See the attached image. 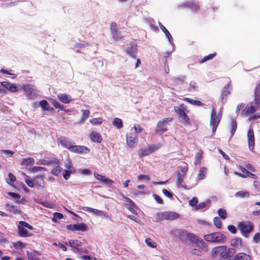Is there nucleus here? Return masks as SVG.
Here are the masks:
<instances>
[{"mask_svg": "<svg viewBox=\"0 0 260 260\" xmlns=\"http://www.w3.org/2000/svg\"><path fill=\"white\" fill-rule=\"evenodd\" d=\"M17 228L18 234L19 236L21 237H28L32 235V234L27 231L26 229L32 230L34 229V228L27 222L23 221H20Z\"/></svg>", "mask_w": 260, "mask_h": 260, "instance_id": "1", "label": "nucleus"}, {"mask_svg": "<svg viewBox=\"0 0 260 260\" xmlns=\"http://www.w3.org/2000/svg\"><path fill=\"white\" fill-rule=\"evenodd\" d=\"M173 235L178 237L182 241L185 242L187 241H192L196 238V236L193 234L187 233L181 230H176L173 232Z\"/></svg>", "mask_w": 260, "mask_h": 260, "instance_id": "2", "label": "nucleus"}, {"mask_svg": "<svg viewBox=\"0 0 260 260\" xmlns=\"http://www.w3.org/2000/svg\"><path fill=\"white\" fill-rule=\"evenodd\" d=\"M224 236L219 232L213 233L204 236V239L210 242L223 243Z\"/></svg>", "mask_w": 260, "mask_h": 260, "instance_id": "3", "label": "nucleus"}, {"mask_svg": "<svg viewBox=\"0 0 260 260\" xmlns=\"http://www.w3.org/2000/svg\"><path fill=\"white\" fill-rule=\"evenodd\" d=\"M260 106V102L255 101L254 100L253 102L249 103L246 107L241 112V115L242 116H246L248 114L252 113L254 112Z\"/></svg>", "mask_w": 260, "mask_h": 260, "instance_id": "4", "label": "nucleus"}, {"mask_svg": "<svg viewBox=\"0 0 260 260\" xmlns=\"http://www.w3.org/2000/svg\"><path fill=\"white\" fill-rule=\"evenodd\" d=\"M221 117V114H217L216 110L214 109H212L210 123L211 126H212V132L216 131L217 127L219 123Z\"/></svg>", "mask_w": 260, "mask_h": 260, "instance_id": "5", "label": "nucleus"}, {"mask_svg": "<svg viewBox=\"0 0 260 260\" xmlns=\"http://www.w3.org/2000/svg\"><path fill=\"white\" fill-rule=\"evenodd\" d=\"M226 247L225 246H220L213 249L212 256L213 257H219L225 258L228 257L227 252H225Z\"/></svg>", "mask_w": 260, "mask_h": 260, "instance_id": "6", "label": "nucleus"}, {"mask_svg": "<svg viewBox=\"0 0 260 260\" xmlns=\"http://www.w3.org/2000/svg\"><path fill=\"white\" fill-rule=\"evenodd\" d=\"M231 245L237 250H244L246 246L244 244L241 239L239 237H235L231 240Z\"/></svg>", "mask_w": 260, "mask_h": 260, "instance_id": "7", "label": "nucleus"}, {"mask_svg": "<svg viewBox=\"0 0 260 260\" xmlns=\"http://www.w3.org/2000/svg\"><path fill=\"white\" fill-rule=\"evenodd\" d=\"M22 89L24 90L26 96L29 100L32 99L36 95L35 89L34 88V86L31 85H23L22 86Z\"/></svg>", "mask_w": 260, "mask_h": 260, "instance_id": "8", "label": "nucleus"}, {"mask_svg": "<svg viewBox=\"0 0 260 260\" xmlns=\"http://www.w3.org/2000/svg\"><path fill=\"white\" fill-rule=\"evenodd\" d=\"M172 119L171 118H165L162 120H159L156 125V131L157 132H161L162 133L166 132L167 131L166 124L169 121H171Z\"/></svg>", "mask_w": 260, "mask_h": 260, "instance_id": "9", "label": "nucleus"}, {"mask_svg": "<svg viewBox=\"0 0 260 260\" xmlns=\"http://www.w3.org/2000/svg\"><path fill=\"white\" fill-rule=\"evenodd\" d=\"M1 85L5 87L7 90L13 93L16 92V91L22 89V86L20 85H16V84H12L10 82H2Z\"/></svg>", "mask_w": 260, "mask_h": 260, "instance_id": "10", "label": "nucleus"}, {"mask_svg": "<svg viewBox=\"0 0 260 260\" xmlns=\"http://www.w3.org/2000/svg\"><path fill=\"white\" fill-rule=\"evenodd\" d=\"M126 143L130 147H134L138 142L137 136L136 133H130L126 135Z\"/></svg>", "mask_w": 260, "mask_h": 260, "instance_id": "11", "label": "nucleus"}, {"mask_svg": "<svg viewBox=\"0 0 260 260\" xmlns=\"http://www.w3.org/2000/svg\"><path fill=\"white\" fill-rule=\"evenodd\" d=\"M238 228L241 231L242 234H245L249 233L253 229V225L250 222H241L238 225Z\"/></svg>", "mask_w": 260, "mask_h": 260, "instance_id": "12", "label": "nucleus"}, {"mask_svg": "<svg viewBox=\"0 0 260 260\" xmlns=\"http://www.w3.org/2000/svg\"><path fill=\"white\" fill-rule=\"evenodd\" d=\"M70 151L77 153H87L90 150L89 149L84 146L73 145Z\"/></svg>", "mask_w": 260, "mask_h": 260, "instance_id": "13", "label": "nucleus"}, {"mask_svg": "<svg viewBox=\"0 0 260 260\" xmlns=\"http://www.w3.org/2000/svg\"><path fill=\"white\" fill-rule=\"evenodd\" d=\"M94 176L96 180H99L102 184L107 185L109 186H110L114 183L113 180L106 177L105 176H103L97 173H94Z\"/></svg>", "mask_w": 260, "mask_h": 260, "instance_id": "14", "label": "nucleus"}, {"mask_svg": "<svg viewBox=\"0 0 260 260\" xmlns=\"http://www.w3.org/2000/svg\"><path fill=\"white\" fill-rule=\"evenodd\" d=\"M67 229L68 230L71 231H85L86 230V225L84 223L78 224H69L67 225L66 226Z\"/></svg>", "mask_w": 260, "mask_h": 260, "instance_id": "15", "label": "nucleus"}, {"mask_svg": "<svg viewBox=\"0 0 260 260\" xmlns=\"http://www.w3.org/2000/svg\"><path fill=\"white\" fill-rule=\"evenodd\" d=\"M137 46L134 44H129L126 50V52L132 58L136 59L137 53Z\"/></svg>", "mask_w": 260, "mask_h": 260, "instance_id": "16", "label": "nucleus"}, {"mask_svg": "<svg viewBox=\"0 0 260 260\" xmlns=\"http://www.w3.org/2000/svg\"><path fill=\"white\" fill-rule=\"evenodd\" d=\"M247 137L249 148L250 150H252L254 147V137L252 130L249 129L248 131Z\"/></svg>", "mask_w": 260, "mask_h": 260, "instance_id": "17", "label": "nucleus"}, {"mask_svg": "<svg viewBox=\"0 0 260 260\" xmlns=\"http://www.w3.org/2000/svg\"><path fill=\"white\" fill-rule=\"evenodd\" d=\"M59 141L64 147L68 149L69 150L73 146L71 141L65 137H61L59 139Z\"/></svg>", "mask_w": 260, "mask_h": 260, "instance_id": "18", "label": "nucleus"}, {"mask_svg": "<svg viewBox=\"0 0 260 260\" xmlns=\"http://www.w3.org/2000/svg\"><path fill=\"white\" fill-rule=\"evenodd\" d=\"M57 98L60 101L64 104H69L72 101L71 96L66 93L58 94Z\"/></svg>", "mask_w": 260, "mask_h": 260, "instance_id": "19", "label": "nucleus"}, {"mask_svg": "<svg viewBox=\"0 0 260 260\" xmlns=\"http://www.w3.org/2000/svg\"><path fill=\"white\" fill-rule=\"evenodd\" d=\"M192 242H195L197 245L203 250L206 251L207 250V246L205 242L203 240L199 239L198 237L196 236V238Z\"/></svg>", "mask_w": 260, "mask_h": 260, "instance_id": "20", "label": "nucleus"}, {"mask_svg": "<svg viewBox=\"0 0 260 260\" xmlns=\"http://www.w3.org/2000/svg\"><path fill=\"white\" fill-rule=\"evenodd\" d=\"M251 259L250 255L244 252H240L234 257V260H251Z\"/></svg>", "mask_w": 260, "mask_h": 260, "instance_id": "21", "label": "nucleus"}, {"mask_svg": "<svg viewBox=\"0 0 260 260\" xmlns=\"http://www.w3.org/2000/svg\"><path fill=\"white\" fill-rule=\"evenodd\" d=\"M124 199V201L126 202V203L125 204L126 207L131 212L135 213V211L134 203L133 202V201H132L128 198L125 197Z\"/></svg>", "mask_w": 260, "mask_h": 260, "instance_id": "22", "label": "nucleus"}, {"mask_svg": "<svg viewBox=\"0 0 260 260\" xmlns=\"http://www.w3.org/2000/svg\"><path fill=\"white\" fill-rule=\"evenodd\" d=\"M158 24L161 30L165 33L166 37L168 38L170 43L172 44L173 43V38L169 32V31L167 30V29L160 22H159Z\"/></svg>", "mask_w": 260, "mask_h": 260, "instance_id": "23", "label": "nucleus"}, {"mask_svg": "<svg viewBox=\"0 0 260 260\" xmlns=\"http://www.w3.org/2000/svg\"><path fill=\"white\" fill-rule=\"evenodd\" d=\"M90 138L92 141L94 142L101 143L102 140L101 135L94 131L90 134Z\"/></svg>", "mask_w": 260, "mask_h": 260, "instance_id": "24", "label": "nucleus"}, {"mask_svg": "<svg viewBox=\"0 0 260 260\" xmlns=\"http://www.w3.org/2000/svg\"><path fill=\"white\" fill-rule=\"evenodd\" d=\"M207 171V169L206 168L201 167L199 171V174L196 178V180L199 181L202 179H204L206 177Z\"/></svg>", "mask_w": 260, "mask_h": 260, "instance_id": "25", "label": "nucleus"}, {"mask_svg": "<svg viewBox=\"0 0 260 260\" xmlns=\"http://www.w3.org/2000/svg\"><path fill=\"white\" fill-rule=\"evenodd\" d=\"M69 245L77 251L79 247L82 245V242L77 240H70L69 241Z\"/></svg>", "mask_w": 260, "mask_h": 260, "instance_id": "26", "label": "nucleus"}, {"mask_svg": "<svg viewBox=\"0 0 260 260\" xmlns=\"http://www.w3.org/2000/svg\"><path fill=\"white\" fill-rule=\"evenodd\" d=\"M181 8L183 7H188L190 8L192 11H195L197 10L199 8V6L197 4L194 3L193 2H187L185 3H184L181 6Z\"/></svg>", "mask_w": 260, "mask_h": 260, "instance_id": "27", "label": "nucleus"}, {"mask_svg": "<svg viewBox=\"0 0 260 260\" xmlns=\"http://www.w3.org/2000/svg\"><path fill=\"white\" fill-rule=\"evenodd\" d=\"M166 220H174L178 218L179 214L173 212H165Z\"/></svg>", "mask_w": 260, "mask_h": 260, "instance_id": "28", "label": "nucleus"}, {"mask_svg": "<svg viewBox=\"0 0 260 260\" xmlns=\"http://www.w3.org/2000/svg\"><path fill=\"white\" fill-rule=\"evenodd\" d=\"M180 121L182 122L184 126H188L190 125V120L188 117L184 113L179 116Z\"/></svg>", "mask_w": 260, "mask_h": 260, "instance_id": "29", "label": "nucleus"}, {"mask_svg": "<svg viewBox=\"0 0 260 260\" xmlns=\"http://www.w3.org/2000/svg\"><path fill=\"white\" fill-rule=\"evenodd\" d=\"M185 177L184 175H182L181 173L178 172L177 175V180L176 183L179 187H184V185L183 184V178Z\"/></svg>", "mask_w": 260, "mask_h": 260, "instance_id": "30", "label": "nucleus"}, {"mask_svg": "<svg viewBox=\"0 0 260 260\" xmlns=\"http://www.w3.org/2000/svg\"><path fill=\"white\" fill-rule=\"evenodd\" d=\"M231 81H230L229 83L222 89L221 95L222 101L223 100L224 96H226L230 94V91L229 90V89L231 87Z\"/></svg>", "mask_w": 260, "mask_h": 260, "instance_id": "31", "label": "nucleus"}, {"mask_svg": "<svg viewBox=\"0 0 260 260\" xmlns=\"http://www.w3.org/2000/svg\"><path fill=\"white\" fill-rule=\"evenodd\" d=\"M41 164L42 165L54 164L59 165V160L56 158H51L47 160H43Z\"/></svg>", "mask_w": 260, "mask_h": 260, "instance_id": "32", "label": "nucleus"}, {"mask_svg": "<svg viewBox=\"0 0 260 260\" xmlns=\"http://www.w3.org/2000/svg\"><path fill=\"white\" fill-rule=\"evenodd\" d=\"M203 154L202 150L199 151L196 154L195 156V162L194 165L197 166L201 164V160L202 159V156Z\"/></svg>", "mask_w": 260, "mask_h": 260, "instance_id": "33", "label": "nucleus"}, {"mask_svg": "<svg viewBox=\"0 0 260 260\" xmlns=\"http://www.w3.org/2000/svg\"><path fill=\"white\" fill-rule=\"evenodd\" d=\"M249 193L247 191H239L235 194V197L240 198H248Z\"/></svg>", "mask_w": 260, "mask_h": 260, "instance_id": "34", "label": "nucleus"}, {"mask_svg": "<svg viewBox=\"0 0 260 260\" xmlns=\"http://www.w3.org/2000/svg\"><path fill=\"white\" fill-rule=\"evenodd\" d=\"M34 159L31 157L23 158L22 160V165L25 166H27L28 165L33 164L34 163Z\"/></svg>", "mask_w": 260, "mask_h": 260, "instance_id": "35", "label": "nucleus"}, {"mask_svg": "<svg viewBox=\"0 0 260 260\" xmlns=\"http://www.w3.org/2000/svg\"><path fill=\"white\" fill-rule=\"evenodd\" d=\"M254 100L260 102V83L256 86L254 92Z\"/></svg>", "mask_w": 260, "mask_h": 260, "instance_id": "36", "label": "nucleus"}, {"mask_svg": "<svg viewBox=\"0 0 260 260\" xmlns=\"http://www.w3.org/2000/svg\"><path fill=\"white\" fill-rule=\"evenodd\" d=\"M50 101L52 103V104L56 108H58L60 110H63V106L60 104L58 102H57L56 100L54 99H50Z\"/></svg>", "mask_w": 260, "mask_h": 260, "instance_id": "37", "label": "nucleus"}, {"mask_svg": "<svg viewBox=\"0 0 260 260\" xmlns=\"http://www.w3.org/2000/svg\"><path fill=\"white\" fill-rule=\"evenodd\" d=\"M113 124L117 128H120L123 127L122 120L118 118H116L114 119L113 122Z\"/></svg>", "mask_w": 260, "mask_h": 260, "instance_id": "38", "label": "nucleus"}, {"mask_svg": "<svg viewBox=\"0 0 260 260\" xmlns=\"http://www.w3.org/2000/svg\"><path fill=\"white\" fill-rule=\"evenodd\" d=\"M237 124L236 121L233 119L231 123V133L232 137L234 135V134L236 131V129H237Z\"/></svg>", "mask_w": 260, "mask_h": 260, "instance_id": "39", "label": "nucleus"}, {"mask_svg": "<svg viewBox=\"0 0 260 260\" xmlns=\"http://www.w3.org/2000/svg\"><path fill=\"white\" fill-rule=\"evenodd\" d=\"M155 219L157 221H160V220H166V213H165V212L158 213L155 216Z\"/></svg>", "mask_w": 260, "mask_h": 260, "instance_id": "40", "label": "nucleus"}, {"mask_svg": "<svg viewBox=\"0 0 260 260\" xmlns=\"http://www.w3.org/2000/svg\"><path fill=\"white\" fill-rule=\"evenodd\" d=\"M152 153V150L151 149V148H149V147H148L147 149L142 150L139 155L140 156L142 157L144 156H147Z\"/></svg>", "mask_w": 260, "mask_h": 260, "instance_id": "41", "label": "nucleus"}, {"mask_svg": "<svg viewBox=\"0 0 260 260\" xmlns=\"http://www.w3.org/2000/svg\"><path fill=\"white\" fill-rule=\"evenodd\" d=\"M198 86L197 83L192 81L190 82L188 90L189 91H196L198 89Z\"/></svg>", "mask_w": 260, "mask_h": 260, "instance_id": "42", "label": "nucleus"}, {"mask_svg": "<svg viewBox=\"0 0 260 260\" xmlns=\"http://www.w3.org/2000/svg\"><path fill=\"white\" fill-rule=\"evenodd\" d=\"M184 100L193 105H197V106L203 105V104L199 101L192 100L189 98H185Z\"/></svg>", "mask_w": 260, "mask_h": 260, "instance_id": "43", "label": "nucleus"}, {"mask_svg": "<svg viewBox=\"0 0 260 260\" xmlns=\"http://www.w3.org/2000/svg\"><path fill=\"white\" fill-rule=\"evenodd\" d=\"M89 122L93 125H100L102 123V118H94L89 120Z\"/></svg>", "mask_w": 260, "mask_h": 260, "instance_id": "44", "label": "nucleus"}, {"mask_svg": "<svg viewBox=\"0 0 260 260\" xmlns=\"http://www.w3.org/2000/svg\"><path fill=\"white\" fill-rule=\"evenodd\" d=\"M55 167L53 168L52 170V174L54 176H58L60 172L62 171V169L58 165H57Z\"/></svg>", "mask_w": 260, "mask_h": 260, "instance_id": "45", "label": "nucleus"}, {"mask_svg": "<svg viewBox=\"0 0 260 260\" xmlns=\"http://www.w3.org/2000/svg\"><path fill=\"white\" fill-rule=\"evenodd\" d=\"M39 104L44 110H49V104L46 100H42Z\"/></svg>", "mask_w": 260, "mask_h": 260, "instance_id": "46", "label": "nucleus"}, {"mask_svg": "<svg viewBox=\"0 0 260 260\" xmlns=\"http://www.w3.org/2000/svg\"><path fill=\"white\" fill-rule=\"evenodd\" d=\"M145 242L146 244L150 247L155 248L156 246L155 243L153 242L151 239L150 238H146L145 240Z\"/></svg>", "mask_w": 260, "mask_h": 260, "instance_id": "47", "label": "nucleus"}, {"mask_svg": "<svg viewBox=\"0 0 260 260\" xmlns=\"http://www.w3.org/2000/svg\"><path fill=\"white\" fill-rule=\"evenodd\" d=\"M218 214L222 219H224L226 217V212L223 209H219L218 211Z\"/></svg>", "mask_w": 260, "mask_h": 260, "instance_id": "48", "label": "nucleus"}, {"mask_svg": "<svg viewBox=\"0 0 260 260\" xmlns=\"http://www.w3.org/2000/svg\"><path fill=\"white\" fill-rule=\"evenodd\" d=\"M214 224L217 228H220L221 227L222 223L219 217H216L214 218Z\"/></svg>", "mask_w": 260, "mask_h": 260, "instance_id": "49", "label": "nucleus"}, {"mask_svg": "<svg viewBox=\"0 0 260 260\" xmlns=\"http://www.w3.org/2000/svg\"><path fill=\"white\" fill-rule=\"evenodd\" d=\"M62 214L58 212H55L53 214V221L56 222L57 219H61L63 218Z\"/></svg>", "mask_w": 260, "mask_h": 260, "instance_id": "50", "label": "nucleus"}, {"mask_svg": "<svg viewBox=\"0 0 260 260\" xmlns=\"http://www.w3.org/2000/svg\"><path fill=\"white\" fill-rule=\"evenodd\" d=\"M75 172V170H72V171L67 170L64 171V173L63 174V177L64 179L68 180L70 176V175Z\"/></svg>", "mask_w": 260, "mask_h": 260, "instance_id": "51", "label": "nucleus"}, {"mask_svg": "<svg viewBox=\"0 0 260 260\" xmlns=\"http://www.w3.org/2000/svg\"><path fill=\"white\" fill-rule=\"evenodd\" d=\"M183 108V107L182 106H180L179 107H175L174 108L175 111L176 112V113H177L179 116L185 113Z\"/></svg>", "mask_w": 260, "mask_h": 260, "instance_id": "52", "label": "nucleus"}, {"mask_svg": "<svg viewBox=\"0 0 260 260\" xmlns=\"http://www.w3.org/2000/svg\"><path fill=\"white\" fill-rule=\"evenodd\" d=\"M9 210L14 213V214H20V210L16 207L14 206H10Z\"/></svg>", "mask_w": 260, "mask_h": 260, "instance_id": "53", "label": "nucleus"}, {"mask_svg": "<svg viewBox=\"0 0 260 260\" xmlns=\"http://www.w3.org/2000/svg\"><path fill=\"white\" fill-rule=\"evenodd\" d=\"M22 175L23 176H24L25 177V182L27 184V185L28 186H29V187H33L34 186V183H33V182L31 180H30L28 178V176L27 175H26L25 174L22 173Z\"/></svg>", "mask_w": 260, "mask_h": 260, "instance_id": "54", "label": "nucleus"}, {"mask_svg": "<svg viewBox=\"0 0 260 260\" xmlns=\"http://www.w3.org/2000/svg\"><path fill=\"white\" fill-rule=\"evenodd\" d=\"M181 172L182 175L185 176L186 172L188 171V166L187 164H184V166H182L180 167Z\"/></svg>", "mask_w": 260, "mask_h": 260, "instance_id": "55", "label": "nucleus"}, {"mask_svg": "<svg viewBox=\"0 0 260 260\" xmlns=\"http://www.w3.org/2000/svg\"><path fill=\"white\" fill-rule=\"evenodd\" d=\"M110 28H111V33H112V32L115 33V32L118 31L117 25L115 22H113L111 24Z\"/></svg>", "mask_w": 260, "mask_h": 260, "instance_id": "56", "label": "nucleus"}, {"mask_svg": "<svg viewBox=\"0 0 260 260\" xmlns=\"http://www.w3.org/2000/svg\"><path fill=\"white\" fill-rule=\"evenodd\" d=\"M215 56V54H211L208 56L204 57L201 61V63H203L207 60L212 59Z\"/></svg>", "mask_w": 260, "mask_h": 260, "instance_id": "57", "label": "nucleus"}, {"mask_svg": "<svg viewBox=\"0 0 260 260\" xmlns=\"http://www.w3.org/2000/svg\"><path fill=\"white\" fill-rule=\"evenodd\" d=\"M65 168L67 169V170H75L74 167H73L72 166V162L70 160H68L67 162L66 163Z\"/></svg>", "mask_w": 260, "mask_h": 260, "instance_id": "58", "label": "nucleus"}, {"mask_svg": "<svg viewBox=\"0 0 260 260\" xmlns=\"http://www.w3.org/2000/svg\"><path fill=\"white\" fill-rule=\"evenodd\" d=\"M198 202V199L197 197H193L191 200L189 201V204L191 206H195L197 205Z\"/></svg>", "mask_w": 260, "mask_h": 260, "instance_id": "59", "label": "nucleus"}, {"mask_svg": "<svg viewBox=\"0 0 260 260\" xmlns=\"http://www.w3.org/2000/svg\"><path fill=\"white\" fill-rule=\"evenodd\" d=\"M81 112H82V117H84V118H86V119L88 118L90 115V111L88 110H81Z\"/></svg>", "mask_w": 260, "mask_h": 260, "instance_id": "60", "label": "nucleus"}, {"mask_svg": "<svg viewBox=\"0 0 260 260\" xmlns=\"http://www.w3.org/2000/svg\"><path fill=\"white\" fill-rule=\"evenodd\" d=\"M112 35L113 38L115 40H116V41H118L121 38L118 31L115 32V33L112 32Z\"/></svg>", "mask_w": 260, "mask_h": 260, "instance_id": "61", "label": "nucleus"}, {"mask_svg": "<svg viewBox=\"0 0 260 260\" xmlns=\"http://www.w3.org/2000/svg\"><path fill=\"white\" fill-rule=\"evenodd\" d=\"M253 240L255 243H257L260 241V234L256 233L253 237Z\"/></svg>", "mask_w": 260, "mask_h": 260, "instance_id": "62", "label": "nucleus"}, {"mask_svg": "<svg viewBox=\"0 0 260 260\" xmlns=\"http://www.w3.org/2000/svg\"><path fill=\"white\" fill-rule=\"evenodd\" d=\"M8 195L14 199H19L20 198V196L18 193L9 192Z\"/></svg>", "mask_w": 260, "mask_h": 260, "instance_id": "63", "label": "nucleus"}, {"mask_svg": "<svg viewBox=\"0 0 260 260\" xmlns=\"http://www.w3.org/2000/svg\"><path fill=\"white\" fill-rule=\"evenodd\" d=\"M135 132L134 133H139L142 131L143 129L140 127L139 124H135L134 126Z\"/></svg>", "mask_w": 260, "mask_h": 260, "instance_id": "64", "label": "nucleus"}]
</instances>
